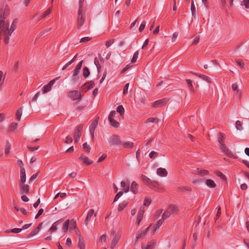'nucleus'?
<instances>
[{
  "mask_svg": "<svg viewBox=\"0 0 249 249\" xmlns=\"http://www.w3.org/2000/svg\"><path fill=\"white\" fill-rule=\"evenodd\" d=\"M83 76L86 78H87L90 74V71L89 68L85 67L83 68Z\"/></svg>",
  "mask_w": 249,
  "mask_h": 249,
  "instance_id": "e433bc0d",
  "label": "nucleus"
},
{
  "mask_svg": "<svg viewBox=\"0 0 249 249\" xmlns=\"http://www.w3.org/2000/svg\"><path fill=\"white\" fill-rule=\"evenodd\" d=\"M120 239V236L118 235H115V236L114 237L113 240L111 244V249H113L117 243L118 242L119 240Z\"/></svg>",
  "mask_w": 249,
  "mask_h": 249,
  "instance_id": "cd10ccee",
  "label": "nucleus"
},
{
  "mask_svg": "<svg viewBox=\"0 0 249 249\" xmlns=\"http://www.w3.org/2000/svg\"><path fill=\"white\" fill-rule=\"evenodd\" d=\"M169 99L167 98H163L160 100H157L152 104V107H159L163 106L164 105L167 103Z\"/></svg>",
  "mask_w": 249,
  "mask_h": 249,
  "instance_id": "6e6552de",
  "label": "nucleus"
},
{
  "mask_svg": "<svg viewBox=\"0 0 249 249\" xmlns=\"http://www.w3.org/2000/svg\"><path fill=\"white\" fill-rule=\"evenodd\" d=\"M57 231V227L53 223V225L48 231L47 233L51 234L52 232L56 231Z\"/></svg>",
  "mask_w": 249,
  "mask_h": 249,
  "instance_id": "a18cd8bd",
  "label": "nucleus"
},
{
  "mask_svg": "<svg viewBox=\"0 0 249 249\" xmlns=\"http://www.w3.org/2000/svg\"><path fill=\"white\" fill-rule=\"evenodd\" d=\"M138 185L137 183L133 181L130 186V191L133 192L134 194H136L138 193Z\"/></svg>",
  "mask_w": 249,
  "mask_h": 249,
  "instance_id": "412c9836",
  "label": "nucleus"
},
{
  "mask_svg": "<svg viewBox=\"0 0 249 249\" xmlns=\"http://www.w3.org/2000/svg\"><path fill=\"white\" fill-rule=\"evenodd\" d=\"M209 172L208 170H202L199 168H197L195 171V174L200 175L201 177L207 175Z\"/></svg>",
  "mask_w": 249,
  "mask_h": 249,
  "instance_id": "f3484780",
  "label": "nucleus"
},
{
  "mask_svg": "<svg viewBox=\"0 0 249 249\" xmlns=\"http://www.w3.org/2000/svg\"><path fill=\"white\" fill-rule=\"evenodd\" d=\"M199 77L201 78L202 79L207 81L208 83H211V80L210 77L206 76L203 74H199Z\"/></svg>",
  "mask_w": 249,
  "mask_h": 249,
  "instance_id": "c03bdc74",
  "label": "nucleus"
},
{
  "mask_svg": "<svg viewBox=\"0 0 249 249\" xmlns=\"http://www.w3.org/2000/svg\"><path fill=\"white\" fill-rule=\"evenodd\" d=\"M214 173L216 175V176L220 177L222 179H226V176L220 171H216L214 172Z\"/></svg>",
  "mask_w": 249,
  "mask_h": 249,
  "instance_id": "3c124183",
  "label": "nucleus"
},
{
  "mask_svg": "<svg viewBox=\"0 0 249 249\" xmlns=\"http://www.w3.org/2000/svg\"><path fill=\"white\" fill-rule=\"evenodd\" d=\"M121 146L124 148H132L134 146V143L129 141L126 142L122 141Z\"/></svg>",
  "mask_w": 249,
  "mask_h": 249,
  "instance_id": "6ab92c4d",
  "label": "nucleus"
},
{
  "mask_svg": "<svg viewBox=\"0 0 249 249\" xmlns=\"http://www.w3.org/2000/svg\"><path fill=\"white\" fill-rule=\"evenodd\" d=\"M167 210L170 212L171 213H176L178 211V207L175 205H169Z\"/></svg>",
  "mask_w": 249,
  "mask_h": 249,
  "instance_id": "393cba45",
  "label": "nucleus"
},
{
  "mask_svg": "<svg viewBox=\"0 0 249 249\" xmlns=\"http://www.w3.org/2000/svg\"><path fill=\"white\" fill-rule=\"evenodd\" d=\"M171 214L170 212L167 209L162 214L161 219L164 220L165 219L168 218Z\"/></svg>",
  "mask_w": 249,
  "mask_h": 249,
  "instance_id": "a19ab883",
  "label": "nucleus"
},
{
  "mask_svg": "<svg viewBox=\"0 0 249 249\" xmlns=\"http://www.w3.org/2000/svg\"><path fill=\"white\" fill-rule=\"evenodd\" d=\"M78 247L79 249H85V245L84 244V239L81 236V234H79V238L78 244Z\"/></svg>",
  "mask_w": 249,
  "mask_h": 249,
  "instance_id": "b1692460",
  "label": "nucleus"
},
{
  "mask_svg": "<svg viewBox=\"0 0 249 249\" xmlns=\"http://www.w3.org/2000/svg\"><path fill=\"white\" fill-rule=\"evenodd\" d=\"M138 55H139V52L136 51L133 54L132 59L131 60V63H134V62H135L136 61V60L138 57Z\"/></svg>",
  "mask_w": 249,
  "mask_h": 249,
  "instance_id": "864d4df0",
  "label": "nucleus"
},
{
  "mask_svg": "<svg viewBox=\"0 0 249 249\" xmlns=\"http://www.w3.org/2000/svg\"><path fill=\"white\" fill-rule=\"evenodd\" d=\"M94 213V211L93 209H90L89 211L86 219L85 220V224L87 226L89 223V221L90 220L92 216Z\"/></svg>",
  "mask_w": 249,
  "mask_h": 249,
  "instance_id": "dca6fc26",
  "label": "nucleus"
},
{
  "mask_svg": "<svg viewBox=\"0 0 249 249\" xmlns=\"http://www.w3.org/2000/svg\"><path fill=\"white\" fill-rule=\"evenodd\" d=\"M42 226V223H40L38 226L32 232H31L27 236V238H29L33 236L36 235L41 229Z\"/></svg>",
  "mask_w": 249,
  "mask_h": 249,
  "instance_id": "ddd939ff",
  "label": "nucleus"
},
{
  "mask_svg": "<svg viewBox=\"0 0 249 249\" xmlns=\"http://www.w3.org/2000/svg\"><path fill=\"white\" fill-rule=\"evenodd\" d=\"M58 78H59V77H56L55 79L51 80V81H50V82L48 84L45 85L43 88V89H42L43 93H46L48 92V91H50V90L51 89L53 85V84L54 83L55 81L56 80H57Z\"/></svg>",
  "mask_w": 249,
  "mask_h": 249,
  "instance_id": "1a4fd4ad",
  "label": "nucleus"
},
{
  "mask_svg": "<svg viewBox=\"0 0 249 249\" xmlns=\"http://www.w3.org/2000/svg\"><path fill=\"white\" fill-rule=\"evenodd\" d=\"M148 186L152 189H154L157 191L159 188V184L156 181H151V182L150 183Z\"/></svg>",
  "mask_w": 249,
  "mask_h": 249,
  "instance_id": "a878e982",
  "label": "nucleus"
},
{
  "mask_svg": "<svg viewBox=\"0 0 249 249\" xmlns=\"http://www.w3.org/2000/svg\"><path fill=\"white\" fill-rule=\"evenodd\" d=\"M68 96L73 100H78L79 101L81 100L82 95L81 93L77 90H72L69 92Z\"/></svg>",
  "mask_w": 249,
  "mask_h": 249,
  "instance_id": "39448f33",
  "label": "nucleus"
},
{
  "mask_svg": "<svg viewBox=\"0 0 249 249\" xmlns=\"http://www.w3.org/2000/svg\"><path fill=\"white\" fill-rule=\"evenodd\" d=\"M12 32L9 30H5L4 31V42L5 44H8L9 42V36H11Z\"/></svg>",
  "mask_w": 249,
  "mask_h": 249,
  "instance_id": "4468645a",
  "label": "nucleus"
},
{
  "mask_svg": "<svg viewBox=\"0 0 249 249\" xmlns=\"http://www.w3.org/2000/svg\"><path fill=\"white\" fill-rule=\"evenodd\" d=\"M142 179L143 181V182L147 185V186H149L150 183L151 182V180L149 178L145 176V175H142Z\"/></svg>",
  "mask_w": 249,
  "mask_h": 249,
  "instance_id": "c756f323",
  "label": "nucleus"
},
{
  "mask_svg": "<svg viewBox=\"0 0 249 249\" xmlns=\"http://www.w3.org/2000/svg\"><path fill=\"white\" fill-rule=\"evenodd\" d=\"M18 19L17 18H15L14 19V20L12 23V25L11 26L10 28L9 29V30L10 32H13L16 29V24L18 23Z\"/></svg>",
  "mask_w": 249,
  "mask_h": 249,
  "instance_id": "f704fd0d",
  "label": "nucleus"
},
{
  "mask_svg": "<svg viewBox=\"0 0 249 249\" xmlns=\"http://www.w3.org/2000/svg\"><path fill=\"white\" fill-rule=\"evenodd\" d=\"M157 174L161 177H166L167 175V171L164 168H159L157 170Z\"/></svg>",
  "mask_w": 249,
  "mask_h": 249,
  "instance_id": "aec40b11",
  "label": "nucleus"
},
{
  "mask_svg": "<svg viewBox=\"0 0 249 249\" xmlns=\"http://www.w3.org/2000/svg\"><path fill=\"white\" fill-rule=\"evenodd\" d=\"M24 183H19V193L20 194H28L29 193V185Z\"/></svg>",
  "mask_w": 249,
  "mask_h": 249,
  "instance_id": "0eeeda50",
  "label": "nucleus"
},
{
  "mask_svg": "<svg viewBox=\"0 0 249 249\" xmlns=\"http://www.w3.org/2000/svg\"><path fill=\"white\" fill-rule=\"evenodd\" d=\"M151 204V199L148 197H145L143 203V206H148Z\"/></svg>",
  "mask_w": 249,
  "mask_h": 249,
  "instance_id": "052dcab7",
  "label": "nucleus"
},
{
  "mask_svg": "<svg viewBox=\"0 0 249 249\" xmlns=\"http://www.w3.org/2000/svg\"><path fill=\"white\" fill-rule=\"evenodd\" d=\"M186 81L190 88V89L192 91H194V88L192 85V81L191 79H186Z\"/></svg>",
  "mask_w": 249,
  "mask_h": 249,
  "instance_id": "8fccbe9b",
  "label": "nucleus"
},
{
  "mask_svg": "<svg viewBox=\"0 0 249 249\" xmlns=\"http://www.w3.org/2000/svg\"><path fill=\"white\" fill-rule=\"evenodd\" d=\"M199 39H200V38H199V36L198 35L196 36L194 38V40L193 42H192V45H195L197 44L199 42Z\"/></svg>",
  "mask_w": 249,
  "mask_h": 249,
  "instance_id": "338daca9",
  "label": "nucleus"
},
{
  "mask_svg": "<svg viewBox=\"0 0 249 249\" xmlns=\"http://www.w3.org/2000/svg\"><path fill=\"white\" fill-rule=\"evenodd\" d=\"M227 0H219V3L221 6L224 9H226V8Z\"/></svg>",
  "mask_w": 249,
  "mask_h": 249,
  "instance_id": "0e129e2a",
  "label": "nucleus"
},
{
  "mask_svg": "<svg viewBox=\"0 0 249 249\" xmlns=\"http://www.w3.org/2000/svg\"><path fill=\"white\" fill-rule=\"evenodd\" d=\"M83 148L88 153L90 152V150L91 149L90 146L88 145L87 142H85L83 144Z\"/></svg>",
  "mask_w": 249,
  "mask_h": 249,
  "instance_id": "603ef678",
  "label": "nucleus"
},
{
  "mask_svg": "<svg viewBox=\"0 0 249 249\" xmlns=\"http://www.w3.org/2000/svg\"><path fill=\"white\" fill-rule=\"evenodd\" d=\"M10 148H11V144L10 143V142L8 141H7L6 144L5 145V155H7L9 153Z\"/></svg>",
  "mask_w": 249,
  "mask_h": 249,
  "instance_id": "37998d69",
  "label": "nucleus"
},
{
  "mask_svg": "<svg viewBox=\"0 0 249 249\" xmlns=\"http://www.w3.org/2000/svg\"><path fill=\"white\" fill-rule=\"evenodd\" d=\"M17 164L20 168V171H22V169H23V171L24 170H25V169L23 167V163L22 161V160H18Z\"/></svg>",
  "mask_w": 249,
  "mask_h": 249,
  "instance_id": "bf43d9fd",
  "label": "nucleus"
},
{
  "mask_svg": "<svg viewBox=\"0 0 249 249\" xmlns=\"http://www.w3.org/2000/svg\"><path fill=\"white\" fill-rule=\"evenodd\" d=\"M116 111L114 110L111 111L108 116V120L114 119V118L116 115Z\"/></svg>",
  "mask_w": 249,
  "mask_h": 249,
  "instance_id": "e2e57ef3",
  "label": "nucleus"
},
{
  "mask_svg": "<svg viewBox=\"0 0 249 249\" xmlns=\"http://www.w3.org/2000/svg\"><path fill=\"white\" fill-rule=\"evenodd\" d=\"M145 25H146V22H145V21L143 20L141 24L140 25V26L139 27V31L140 32H142L144 30V29L145 27Z\"/></svg>",
  "mask_w": 249,
  "mask_h": 249,
  "instance_id": "680f3d73",
  "label": "nucleus"
},
{
  "mask_svg": "<svg viewBox=\"0 0 249 249\" xmlns=\"http://www.w3.org/2000/svg\"><path fill=\"white\" fill-rule=\"evenodd\" d=\"M73 141V140L71 137L70 136H67L65 140V142L66 143H71Z\"/></svg>",
  "mask_w": 249,
  "mask_h": 249,
  "instance_id": "774afa93",
  "label": "nucleus"
},
{
  "mask_svg": "<svg viewBox=\"0 0 249 249\" xmlns=\"http://www.w3.org/2000/svg\"><path fill=\"white\" fill-rule=\"evenodd\" d=\"M83 127V124H80L76 127L75 131L73 135L75 142H77L81 136V131Z\"/></svg>",
  "mask_w": 249,
  "mask_h": 249,
  "instance_id": "423d86ee",
  "label": "nucleus"
},
{
  "mask_svg": "<svg viewBox=\"0 0 249 249\" xmlns=\"http://www.w3.org/2000/svg\"><path fill=\"white\" fill-rule=\"evenodd\" d=\"M191 10L192 16L194 18H196V7H195V6L194 4V0H192V1H191Z\"/></svg>",
  "mask_w": 249,
  "mask_h": 249,
  "instance_id": "c9c22d12",
  "label": "nucleus"
},
{
  "mask_svg": "<svg viewBox=\"0 0 249 249\" xmlns=\"http://www.w3.org/2000/svg\"><path fill=\"white\" fill-rule=\"evenodd\" d=\"M94 64L96 65V67H97V71H98V72L100 71L101 70V65H100V63H99V62L97 59V57H95L94 58Z\"/></svg>",
  "mask_w": 249,
  "mask_h": 249,
  "instance_id": "09e8293b",
  "label": "nucleus"
},
{
  "mask_svg": "<svg viewBox=\"0 0 249 249\" xmlns=\"http://www.w3.org/2000/svg\"><path fill=\"white\" fill-rule=\"evenodd\" d=\"M52 7H50L46 11H45L42 16V18H44L49 15L52 12Z\"/></svg>",
  "mask_w": 249,
  "mask_h": 249,
  "instance_id": "de8ad7c7",
  "label": "nucleus"
},
{
  "mask_svg": "<svg viewBox=\"0 0 249 249\" xmlns=\"http://www.w3.org/2000/svg\"><path fill=\"white\" fill-rule=\"evenodd\" d=\"M18 127V124L17 123H12L10 124V126L9 129V132H12L15 130Z\"/></svg>",
  "mask_w": 249,
  "mask_h": 249,
  "instance_id": "49530a36",
  "label": "nucleus"
},
{
  "mask_svg": "<svg viewBox=\"0 0 249 249\" xmlns=\"http://www.w3.org/2000/svg\"><path fill=\"white\" fill-rule=\"evenodd\" d=\"M224 135L221 132H219L218 135V141L220 144V148L222 151L227 156L231 158L237 159V156L234 155L231 151L226 146L224 143L223 140L224 139Z\"/></svg>",
  "mask_w": 249,
  "mask_h": 249,
  "instance_id": "f257e3e1",
  "label": "nucleus"
},
{
  "mask_svg": "<svg viewBox=\"0 0 249 249\" xmlns=\"http://www.w3.org/2000/svg\"><path fill=\"white\" fill-rule=\"evenodd\" d=\"M232 89L233 91H236V93L239 98L241 96V91L238 89V85L236 83H233L231 86Z\"/></svg>",
  "mask_w": 249,
  "mask_h": 249,
  "instance_id": "5701e85b",
  "label": "nucleus"
},
{
  "mask_svg": "<svg viewBox=\"0 0 249 249\" xmlns=\"http://www.w3.org/2000/svg\"><path fill=\"white\" fill-rule=\"evenodd\" d=\"M128 202L126 201H123L122 203H120L118 208V210L119 211H122L125 207L127 206Z\"/></svg>",
  "mask_w": 249,
  "mask_h": 249,
  "instance_id": "4c0bfd02",
  "label": "nucleus"
},
{
  "mask_svg": "<svg viewBox=\"0 0 249 249\" xmlns=\"http://www.w3.org/2000/svg\"><path fill=\"white\" fill-rule=\"evenodd\" d=\"M87 85H89L88 87V90L90 89L93 88L95 85L94 82L93 81H90L89 82H87L85 83L83 85V87L86 86Z\"/></svg>",
  "mask_w": 249,
  "mask_h": 249,
  "instance_id": "58836bf2",
  "label": "nucleus"
},
{
  "mask_svg": "<svg viewBox=\"0 0 249 249\" xmlns=\"http://www.w3.org/2000/svg\"><path fill=\"white\" fill-rule=\"evenodd\" d=\"M79 160L83 161V162L87 165H89L93 163V161L89 160V159L86 156H84L83 154L79 157Z\"/></svg>",
  "mask_w": 249,
  "mask_h": 249,
  "instance_id": "2eb2a0df",
  "label": "nucleus"
},
{
  "mask_svg": "<svg viewBox=\"0 0 249 249\" xmlns=\"http://www.w3.org/2000/svg\"><path fill=\"white\" fill-rule=\"evenodd\" d=\"M9 15V11L5 9L3 10L0 9V29L3 30H9V22L5 21V19Z\"/></svg>",
  "mask_w": 249,
  "mask_h": 249,
  "instance_id": "f03ea898",
  "label": "nucleus"
},
{
  "mask_svg": "<svg viewBox=\"0 0 249 249\" xmlns=\"http://www.w3.org/2000/svg\"><path fill=\"white\" fill-rule=\"evenodd\" d=\"M22 230V229L14 228L10 231V230L8 231L7 232H13V233H19L20 231H21Z\"/></svg>",
  "mask_w": 249,
  "mask_h": 249,
  "instance_id": "4d7b16f0",
  "label": "nucleus"
},
{
  "mask_svg": "<svg viewBox=\"0 0 249 249\" xmlns=\"http://www.w3.org/2000/svg\"><path fill=\"white\" fill-rule=\"evenodd\" d=\"M117 111L119 113L120 117L123 118L124 110L122 105H120L117 107Z\"/></svg>",
  "mask_w": 249,
  "mask_h": 249,
  "instance_id": "2f4dec72",
  "label": "nucleus"
},
{
  "mask_svg": "<svg viewBox=\"0 0 249 249\" xmlns=\"http://www.w3.org/2000/svg\"><path fill=\"white\" fill-rule=\"evenodd\" d=\"M22 107H19L17 111L16 112V119L19 121L20 120V118L22 115Z\"/></svg>",
  "mask_w": 249,
  "mask_h": 249,
  "instance_id": "473e14b6",
  "label": "nucleus"
},
{
  "mask_svg": "<svg viewBox=\"0 0 249 249\" xmlns=\"http://www.w3.org/2000/svg\"><path fill=\"white\" fill-rule=\"evenodd\" d=\"M163 221L164 220L161 218L156 222V224L154 226V229L151 231V233L152 234H155L157 230L161 226Z\"/></svg>",
  "mask_w": 249,
  "mask_h": 249,
  "instance_id": "a211bd4d",
  "label": "nucleus"
},
{
  "mask_svg": "<svg viewBox=\"0 0 249 249\" xmlns=\"http://www.w3.org/2000/svg\"><path fill=\"white\" fill-rule=\"evenodd\" d=\"M110 125L115 127V128H118L120 125V123L115 121L114 119H111L108 120Z\"/></svg>",
  "mask_w": 249,
  "mask_h": 249,
  "instance_id": "72a5a7b5",
  "label": "nucleus"
},
{
  "mask_svg": "<svg viewBox=\"0 0 249 249\" xmlns=\"http://www.w3.org/2000/svg\"><path fill=\"white\" fill-rule=\"evenodd\" d=\"M158 121L157 118H149L146 120V123H157Z\"/></svg>",
  "mask_w": 249,
  "mask_h": 249,
  "instance_id": "6e6d98bb",
  "label": "nucleus"
},
{
  "mask_svg": "<svg viewBox=\"0 0 249 249\" xmlns=\"http://www.w3.org/2000/svg\"><path fill=\"white\" fill-rule=\"evenodd\" d=\"M83 62V60L81 61L77 64V65L76 66L75 69L72 71V74H73L72 76L73 77H75V76H77L79 73L80 71V70H81V69L82 68Z\"/></svg>",
  "mask_w": 249,
  "mask_h": 249,
  "instance_id": "f8f14e48",
  "label": "nucleus"
},
{
  "mask_svg": "<svg viewBox=\"0 0 249 249\" xmlns=\"http://www.w3.org/2000/svg\"><path fill=\"white\" fill-rule=\"evenodd\" d=\"M91 39V37H84L81 39L80 43H85L90 41Z\"/></svg>",
  "mask_w": 249,
  "mask_h": 249,
  "instance_id": "69168bd1",
  "label": "nucleus"
},
{
  "mask_svg": "<svg viewBox=\"0 0 249 249\" xmlns=\"http://www.w3.org/2000/svg\"><path fill=\"white\" fill-rule=\"evenodd\" d=\"M121 187L123 188V190L125 192L127 193L129 190V183L128 184H126V183L124 181H122L121 182Z\"/></svg>",
  "mask_w": 249,
  "mask_h": 249,
  "instance_id": "c85d7f7f",
  "label": "nucleus"
},
{
  "mask_svg": "<svg viewBox=\"0 0 249 249\" xmlns=\"http://www.w3.org/2000/svg\"><path fill=\"white\" fill-rule=\"evenodd\" d=\"M236 128L238 130H241L243 129L241 123L240 121H237L235 123Z\"/></svg>",
  "mask_w": 249,
  "mask_h": 249,
  "instance_id": "13d9d810",
  "label": "nucleus"
},
{
  "mask_svg": "<svg viewBox=\"0 0 249 249\" xmlns=\"http://www.w3.org/2000/svg\"><path fill=\"white\" fill-rule=\"evenodd\" d=\"M76 228V222L73 220H71L69 224V228L70 230H75Z\"/></svg>",
  "mask_w": 249,
  "mask_h": 249,
  "instance_id": "79ce46f5",
  "label": "nucleus"
},
{
  "mask_svg": "<svg viewBox=\"0 0 249 249\" xmlns=\"http://www.w3.org/2000/svg\"><path fill=\"white\" fill-rule=\"evenodd\" d=\"M70 220H66L63 225V231L66 232L68 231V228L69 227Z\"/></svg>",
  "mask_w": 249,
  "mask_h": 249,
  "instance_id": "ea45409f",
  "label": "nucleus"
},
{
  "mask_svg": "<svg viewBox=\"0 0 249 249\" xmlns=\"http://www.w3.org/2000/svg\"><path fill=\"white\" fill-rule=\"evenodd\" d=\"M26 180L25 170L20 171V180L19 183H25Z\"/></svg>",
  "mask_w": 249,
  "mask_h": 249,
  "instance_id": "4be33fe9",
  "label": "nucleus"
},
{
  "mask_svg": "<svg viewBox=\"0 0 249 249\" xmlns=\"http://www.w3.org/2000/svg\"><path fill=\"white\" fill-rule=\"evenodd\" d=\"M99 118L98 117L96 120H95L94 121H93L91 125H90V134L91 135V136H92V139L94 138V131H95V128L96 127L97 124H98V120H99Z\"/></svg>",
  "mask_w": 249,
  "mask_h": 249,
  "instance_id": "9d476101",
  "label": "nucleus"
},
{
  "mask_svg": "<svg viewBox=\"0 0 249 249\" xmlns=\"http://www.w3.org/2000/svg\"><path fill=\"white\" fill-rule=\"evenodd\" d=\"M155 244V242H148L146 246L142 245V249H153L154 248Z\"/></svg>",
  "mask_w": 249,
  "mask_h": 249,
  "instance_id": "bb28decb",
  "label": "nucleus"
},
{
  "mask_svg": "<svg viewBox=\"0 0 249 249\" xmlns=\"http://www.w3.org/2000/svg\"><path fill=\"white\" fill-rule=\"evenodd\" d=\"M206 185L210 188H213L216 186V184L214 182L210 179H207L206 180Z\"/></svg>",
  "mask_w": 249,
  "mask_h": 249,
  "instance_id": "7c9ffc66",
  "label": "nucleus"
},
{
  "mask_svg": "<svg viewBox=\"0 0 249 249\" xmlns=\"http://www.w3.org/2000/svg\"><path fill=\"white\" fill-rule=\"evenodd\" d=\"M110 145H117L120 146L122 143V141L119 136L114 134L108 140Z\"/></svg>",
  "mask_w": 249,
  "mask_h": 249,
  "instance_id": "20e7f679",
  "label": "nucleus"
},
{
  "mask_svg": "<svg viewBox=\"0 0 249 249\" xmlns=\"http://www.w3.org/2000/svg\"><path fill=\"white\" fill-rule=\"evenodd\" d=\"M144 213V208L143 206H141L140 210L138 212L137 215V225H139L142 219L143 215Z\"/></svg>",
  "mask_w": 249,
  "mask_h": 249,
  "instance_id": "9b49d317",
  "label": "nucleus"
},
{
  "mask_svg": "<svg viewBox=\"0 0 249 249\" xmlns=\"http://www.w3.org/2000/svg\"><path fill=\"white\" fill-rule=\"evenodd\" d=\"M85 20V11L78 9L77 18V28L80 29L83 25Z\"/></svg>",
  "mask_w": 249,
  "mask_h": 249,
  "instance_id": "7ed1b4c3",
  "label": "nucleus"
},
{
  "mask_svg": "<svg viewBox=\"0 0 249 249\" xmlns=\"http://www.w3.org/2000/svg\"><path fill=\"white\" fill-rule=\"evenodd\" d=\"M149 156L151 159L155 158L158 156V153L157 152L152 151L149 153Z\"/></svg>",
  "mask_w": 249,
  "mask_h": 249,
  "instance_id": "5fc2aeb1",
  "label": "nucleus"
}]
</instances>
